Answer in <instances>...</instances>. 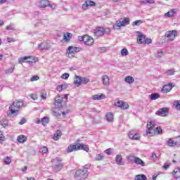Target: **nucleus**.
Listing matches in <instances>:
<instances>
[{"instance_id":"obj_50","label":"nucleus","mask_w":180,"mask_h":180,"mask_svg":"<svg viewBox=\"0 0 180 180\" xmlns=\"http://www.w3.org/2000/svg\"><path fill=\"white\" fill-rule=\"evenodd\" d=\"M129 108V104L127 103H122V105L121 107V109H123L124 110H126Z\"/></svg>"},{"instance_id":"obj_51","label":"nucleus","mask_w":180,"mask_h":180,"mask_svg":"<svg viewBox=\"0 0 180 180\" xmlns=\"http://www.w3.org/2000/svg\"><path fill=\"white\" fill-rule=\"evenodd\" d=\"M69 77H70V74L64 73L62 75L61 78L62 79H68Z\"/></svg>"},{"instance_id":"obj_18","label":"nucleus","mask_w":180,"mask_h":180,"mask_svg":"<svg viewBox=\"0 0 180 180\" xmlns=\"http://www.w3.org/2000/svg\"><path fill=\"white\" fill-rule=\"evenodd\" d=\"M155 134V130L151 128H147L146 133L144 136H148V137H153Z\"/></svg>"},{"instance_id":"obj_24","label":"nucleus","mask_w":180,"mask_h":180,"mask_svg":"<svg viewBox=\"0 0 180 180\" xmlns=\"http://www.w3.org/2000/svg\"><path fill=\"white\" fill-rule=\"evenodd\" d=\"M160 95L158 93H153L150 96V101H156V99H159L160 98Z\"/></svg>"},{"instance_id":"obj_36","label":"nucleus","mask_w":180,"mask_h":180,"mask_svg":"<svg viewBox=\"0 0 180 180\" xmlns=\"http://www.w3.org/2000/svg\"><path fill=\"white\" fill-rule=\"evenodd\" d=\"M165 74L168 76L174 75V74H175V70L174 69H169L165 72Z\"/></svg>"},{"instance_id":"obj_6","label":"nucleus","mask_w":180,"mask_h":180,"mask_svg":"<svg viewBox=\"0 0 180 180\" xmlns=\"http://www.w3.org/2000/svg\"><path fill=\"white\" fill-rule=\"evenodd\" d=\"M94 34L96 37H102L105 34V29L103 27H98L94 31Z\"/></svg>"},{"instance_id":"obj_38","label":"nucleus","mask_w":180,"mask_h":180,"mask_svg":"<svg viewBox=\"0 0 180 180\" xmlns=\"http://www.w3.org/2000/svg\"><path fill=\"white\" fill-rule=\"evenodd\" d=\"M12 162V160L11 159V157H6L4 159V164H6V165H9V164H11Z\"/></svg>"},{"instance_id":"obj_39","label":"nucleus","mask_w":180,"mask_h":180,"mask_svg":"<svg viewBox=\"0 0 180 180\" xmlns=\"http://www.w3.org/2000/svg\"><path fill=\"white\" fill-rule=\"evenodd\" d=\"M63 167H64V165L63 163H59L58 165H56L54 166V168H55V169H56V171H60V170H61Z\"/></svg>"},{"instance_id":"obj_47","label":"nucleus","mask_w":180,"mask_h":180,"mask_svg":"<svg viewBox=\"0 0 180 180\" xmlns=\"http://www.w3.org/2000/svg\"><path fill=\"white\" fill-rule=\"evenodd\" d=\"M162 54H164V52L162 50H159L157 51V57L158 58H161L162 57Z\"/></svg>"},{"instance_id":"obj_58","label":"nucleus","mask_w":180,"mask_h":180,"mask_svg":"<svg viewBox=\"0 0 180 180\" xmlns=\"http://www.w3.org/2000/svg\"><path fill=\"white\" fill-rule=\"evenodd\" d=\"M25 123H26V118L22 117L21 119V121L19 122V124H20L22 126V124H25Z\"/></svg>"},{"instance_id":"obj_20","label":"nucleus","mask_w":180,"mask_h":180,"mask_svg":"<svg viewBox=\"0 0 180 180\" xmlns=\"http://www.w3.org/2000/svg\"><path fill=\"white\" fill-rule=\"evenodd\" d=\"M60 137H61V131L57 130L56 134H54L53 139V140H55V141H57V140H59Z\"/></svg>"},{"instance_id":"obj_41","label":"nucleus","mask_w":180,"mask_h":180,"mask_svg":"<svg viewBox=\"0 0 180 180\" xmlns=\"http://www.w3.org/2000/svg\"><path fill=\"white\" fill-rule=\"evenodd\" d=\"M121 55L123 56H129V51H127V49H122L121 51Z\"/></svg>"},{"instance_id":"obj_7","label":"nucleus","mask_w":180,"mask_h":180,"mask_svg":"<svg viewBox=\"0 0 180 180\" xmlns=\"http://www.w3.org/2000/svg\"><path fill=\"white\" fill-rule=\"evenodd\" d=\"M95 5L96 4L94 1L91 0H87L84 2V4H82V9H83V11H86L89 6H95Z\"/></svg>"},{"instance_id":"obj_54","label":"nucleus","mask_w":180,"mask_h":180,"mask_svg":"<svg viewBox=\"0 0 180 180\" xmlns=\"http://www.w3.org/2000/svg\"><path fill=\"white\" fill-rule=\"evenodd\" d=\"M52 115H53V116H56V117H60V116H61V115L56 110L52 111Z\"/></svg>"},{"instance_id":"obj_23","label":"nucleus","mask_w":180,"mask_h":180,"mask_svg":"<svg viewBox=\"0 0 180 180\" xmlns=\"http://www.w3.org/2000/svg\"><path fill=\"white\" fill-rule=\"evenodd\" d=\"M49 4H50L49 0H41L40 8H46V6H49Z\"/></svg>"},{"instance_id":"obj_1","label":"nucleus","mask_w":180,"mask_h":180,"mask_svg":"<svg viewBox=\"0 0 180 180\" xmlns=\"http://www.w3.org/2000/svg\"><path fill=\"white\" fill-rule=\"evenodd\" d=\"M24 103L22 100H15L12 105L9 106V110L7 112V116L10 117L13 116H18L19 110L23 108Z\"/></svg>"},{"instance_id":"obj_19","label":"nucleus","mask_w":180,"mask_h":180,"mask_svg":"<svg viewBox=\"0 0 180 180\" xmlns=\"http://www.w3.org/2000/svg\"><path fill=\"white\" fill-rule=\"evenodd\" d=\"M134 164H136L137 165H141V167H144V165H146V163H144V161H143V160L137 157L135 159Z\"/></svg>"},{"instance_id":"obj_37","label":"nucleus","mask_w":180,"mask_h":180,"mask_svg":"<svg viewBox=\"0 0 180 180\" xmlns=\"http://www.w3.org/2000/svg\"><path fill=\"white\" fill-rule=\"evenodd\" d=\"M175 15V11L174 10H171L170 11L166 13L165 14V16H167V18H171Z\"/></svg>"},{"instance_id":"obj_34","label":"nucleus","mask_w":180,"mask_h":180,"mask_svg":"<svg viewBox=\"0 0 180 180\" xmlns=\"http://www.w3.org/2000/svg\"><path fill=\"white\" fill-rule=\"evenodd\" d=\"M154 127H155V122H154V121H150L149 122H148V124H147V128H149V129H154Z\"/></svg>"},{"instance_id":"obj_15","label":"nucleus","mask_w":180,"mask_h":180,"mask_svg":"<svg viewBox=\"0 0 180 180\" xmlns=\"http://www.w3.org/2000/svg\"><path fill=\"white\" fill-rule=\"evenodd\" d=\"M168 113V108H160L158 111L156 112L158 116H167Z\"/></svg>"},{"instance_id":"obj_21","label":"nucleus","mask_w":180,"mask_h":180,"mask_svg":"<svg viewBox=\"0 0 180 180\" xmlns=\"http://www.w3.org/2000/svg\"><path fill=\"white\" fill-rule=\"evenodd\" d=\"M17 140L18 143H25V141L27 140V138L25 135H20L18 136Z\"/></svg>"},{"instance_id":"obj_55","label":"nucleus","mask_w":180,"mask_h":180,"mask_svg":"<svg viewBox=\"0 0 180 180\" xmlns=\"http://www.w3.org/2000/svg\"><path fill=\"white\" fill-rule=\"evenodd\" d=\"M1 124L5 127L8 126V120H1Z\"/></svg>"},{"instance_id":"obj_30","label":"nucleus","mask_w":180,"mask_h":180,"mask_svg":"<svg viewBox=\"0 0 180 180\" xmlns=\"http://www.w3.org/2000/svg\"><path fill=\"white\" fill-rule=\"evenodd\" d=\"M72 37V34L70 32H67L63 35V40H66V41H70V39Z\"/></svg>"},{"instance_id":"obj_53","label":"nucleus","mask_w":180,"mask_h":180,"mask_svg":"<svg viewBox=\"0 0 180 180\" xmlns=\"http://www.w3.org/2000/svg\"><path fill=\"white\" fill-rule=\"evenodd\" d=\"M153 43V40L151 39H146L143 44H151Z\"/></svg>"},{"instance_id":"obj_48","label":"nucleus","mask_w":180,"mask_h":180,"mask_svg":"<svg viewBox=\"0 0 180 180\" xmlns=\"http://www.w3.org/2000/svg\"><path fill=\"white\" fill-rule=\"evenodd\" d=\"M174 105L175 106L176 109L180 110V101H175Z\"/></svg>"},{"instance_id":"obj_11","label":"nucleus","mask_w":180,"mask_h":180,"mask_svg":"<svg viewBox=\"0 0 180 180\" xmlns=\"http://www.w3.org/2000/svg\"><path fill=\"white\" fill-rule=\"evenodd\" d=\"M55 105L57 109H60V108H63V97L58 96L55 98Z\"/></svg>"},{"instance_id":"obj_61","label":"nucleus","mask_w":180,"mask_h":180,"mask_svg":"<svg viewBox=\"0 0 180 180\" xmlns=\"http://www.w3.org/2000/svg\"><path fill=\"white\" fill-rule=\"evenodd\" d=\"M46 96H47V94H46V93H41V99L46 100Z\"/></svg>"},{"instance_id":"obj_56","label":"nucleus","mask_w":180,"mask_h":180,"mask_svg":"<svg viewBox=\"0 0 180 180\" xmlns=\"http://www.w3.org/2000/svg\"><path fill=\"white\" fill-rule=\"evenodd\" d=\"M39 76L34 75L32 77H31L30 81H32V82L37 81V80H39Z\"/></svg>"},{"instance_id":"obj_45","label":"nucleus","mask_w":180,"mask_h":180,"mask_svg":"<svg viewBox=\"0 0 180 180\" xmlns=\"http://www.w3.org/2000/svg\"><path fill=\"white\" fill-rule=\"evenodd\" d=\"M13 70H15V66L6 70L5 73L6 74H12V72H13Z\"/></svg>"},{"instance_id":"obj_2","label":"nucleus","mask_w":180,"mask_h":180,"mask_svg":"<svg viewBox=\"0 0 180 180\" xmlns=\"http://www.w3.org/2000/svg\"><path fill=\"white\" fill-rule=\"evenodd\" d=\"M79 150H84V151H89V147L87 145L84 144H75L70 145L68 147L67 152L68 153H72V151H78Z\"/></svg>"},{"instance_id":"obj_10","label":"nucleus","mask_w":180,"mask_h":180,"mask_svg":"<svg viewBox=\"0 0 180 180\" xmlns=\"http://www.w3.org/2000/svg\"><path fill=\"white\" fill-rule=\"evenodd\" d=\"M81 51V48L75 47L73 46H70L67 49V53H72V54H75V53H79Z\"/></svg>"},{"instance_id":"obj_31","label":"nucleus","mask_w":180,"mask_h":180,"mask_svg":"<svg viewBox=\"0 0 180 180\" xmlns=\"http://www.w3.org/2000/svg\"><path fill=\"white\" fill-rule=\"evenodd\" d=\"M125 82H127V84H133V82H134V78L131 76H127L125 77Z\"/></svg>"},{"instance_id":"obj_46","label":"nucleus","mask_w":180,"mask_h":180,"mask_svg":"<svg viewBox=\"0 0 180 180\" xmlns=\"http://www.w3.org/2000/svg\"><path fill=\"white\" fill-rule=\"evenodd\" d=\"M115 106H117L118 108H120V109L122 108V105H123V101H118L117 102L115 103Z\"/></svg>"},{"instance_id":"obj_62","label":"nucleus","mask_w":180,"mask_h":180,"mask_svg":"<svg viewBox=\"0 0 180 180\" xmlns=\"http://www.w3.org/2000/svg\"><path fill=\"white\" fill-rule=\"evenodd\" d=\"M30 98L33 99L34 101H36V99H37V96L34 95V94H30Z\"/></svg>"},{"instance_id":"obj_40","label":"nucleus","mask_w":180,"mask_h":180,"mask_svg":"<svg viewBox=\"0 0 180 180\" xmlns=\"http://www.w3.org/2000/svg\"><path fill=\"white\" fill-rule=\"evenodd\" d=\"M29 58H32V57L31 56H25V57H23V58H20L18 60V63L20 64H22V63H23L24 61H26V60H29Z\"/></svg>"},{"instance_id":"obj_17","label":"nucleus","mask_w":180,"mask_h":180,"mask_svg":"<svg viewBox=\"0 0 180 180\" xmlns=\"http://www.w3.org/2000/svg\"><path fill=\"white\" fill-rule=\"evenodd\" d=\"M122 155H117L115 157V162L117 165H124V162L122 160Z\"/></svg>"},{"instance_id":"obj_28","label":"nucleus","mask_w":180,"mask_h":180,"mask_svg":"<svg viewBox=\"0 0 180 180\" xmlns=\"http://www.w3.org/2000/svg\"><path fill=\"white\" fill-rule=\"evenodd\" d=\"M135 180H147V176L144 174H138L135 176Z\"/></svg>"},{"instance_id":"obj_29","label":"nucleus","mask_w":180,"mask_h":180,"mask_svg":"<svg viewBox=\"0 0 180 180\" xmlns=\"http://www.w3.org/2000/svg\"><path fill=\"white\" fill-rule=\"evenodd\" d=\"M106 119L108 122H113V113L109 112L106 115Z\"/></svg>"},{"instance_id":"obj_14","label":"nucleus","mask_w":180,"mask_h":180,"mask_svg":"<svg viewBox=\"0 0 180 180\" xmlns=\"http://www.w3.org/2000/svg\"><path fill=\"white\" fill-rule=\"evenodd\" d=\"M128 136L131 140H139L140 139V134L134 132V131H129Z\"/></svg>"},{"instance_id":"obj_43","label":"nucleus","mask_w":180,"mask_h":180,"mask_svg":"<svg viewBox=\"0 0 180 180\" xmlns=\"http://www.w3.org/2000/svg\"><path fill=\"white\" fill-rule=\"evenodd\" d=\"M38 49L39 50H46V44H44V43H41L38 45Z\"/></svg>"},{"instance_id":"obj_63","label":"nucleus","mask_w":180,"mask_h":180,"mask_svg":"<svg viewBox=\"0 0 180 180\" xmlns=\"http://www.w3.org/2000/svg\"><path fill=\"white\" fill-rule=\"evenodd\" d=\"M174 175H180V167H178L177 170L176 172L174 171Z\"/></svg>"},{"instance_id":"obj_60","label":"nucleus","mask_w":180,"mask_h":180,"mask_svg":"<svg viewBox=\"0 0 180 180\" xmlns=\"http://www.w3.org/2000/svg\"><path fill=\"white\" fill-rule=\"evenodd\" d=\"M151 158L152 160H153V161H157V155L155 153H153L152 154Z\"/></svg>"},{"instance_id":"obj_4","label":"nucleus","mask_w":180,"mask_h":180,"mask_svg":"<svg viewBox=\"0 0 180 180\" xmlns=\"http://www.w3.org/2000/svg\"><path fill=\"white\" fill-rule=\"evenodd\" d=\"M129 24H130V20L128 18H125L122 21H117L116 25H113V28L117 30L120 29L122 26H126Z\"/></svg>"},{"instance_id":"obj_42","label":"nucleus","mask_w":180,"mask_h":180,"mask_svg":"<svg viewBox=\"0 0 180 180\" xmlns=\"http://www.w3.org/2000/svg\"><path fill=\"white\" fill-rule=\"evenodd\" d=\"M103 160V155L102 154H97L95 157L96 161H101Z\"/></svg>"},{"instance_id":"obj_8","label":"nucleus","mask_w":180,"mask_h":180,"mask_svg":"<svg viewBox=\"0 0 180 180\" xmlns=\"http://www.w3.org/2000/svg\"><path fill=\"white\" fill-rule=\"evenodd\" d=\"M94 38L92 37L89 35H84V44L86 46H92L94 44Z\"/></svg>"},{"instance_id":"obj_16","label":"nucleus","mask_w":180,"mask_h":180,"mask_svg":"<svg viewBox=\"0 0 180 180\" xmlns=\"http://www.w3.org/2000/svg\"><path fill=\"white\" fill-rule=\"evenodd\" d=\"M102 81H103V85H105V86H109L110 82V79L108 77V75H103L102 77Z\"/></svg>"},{"instance_id":"obj_5","label":"nucleus","mask_w":180,"mask_h":180,"mask_svg":"<svg viewBox=\"0 0 180 180\" xmlns=\"http://www.w3.org/2000/svg\"><path fill=\"white\" fill-rule=\"evenodd\" d=\"M165 37L168 39V40H170V41H174L175 39L176 38V36H178V31L176 30H169L167 31L165 33Z\"/></svg>"},{"instance_id":"obj_13","label":"nucleus","mask_w":180,"mask_h":180,"mask_svg":"<svg viewBox=\"0 0 180 180\" xmlns=\"http://www.w3.org/2000/svg\"><path fill=\"white\" fill-rule=\"evenodd\" d=\"M174 88V86L172 85V83H170L169 84H166L163 86L162 89V92L163 94H168V92H170V91Z\"/></svg>"},{"instance_id":"obj_27","label":"nucleus","mask_w":180,"mask_h":180,"mask_svg":"<svg viewBox=\"0 0 180 180\" xmlns=\"http://www.w3.org/2000/svg\"><path fill=\"white\" fill-rule=\"evenodd\" d=\"M67 88H68V85L65 84H60V85L58 86L56 89L59 92H61V91H63L64 89H67Z\"/></svg>"},{"instance_id":"obj_33","label":"nucleus","mask_w":180,"mask_h":180,"mask_svg":"<svg viewBox=\"0 0 180 180\" xmlns=\"http://www.w3.org/2000/svg\"><path fill=\"white\" fill-rule=\"evenodd\" d=\"M49 152V148L46 146H41L39 148V153H41L42 154H46Z\"/></svg>"},{"instance_id":"obj_32","label":"nucleus","mask_w":180,"mask_h":180,"mask_svg":"<svg viewBox=\"0 0 180 180\" xmlns=\"http://www.w3.org/2000/svg\"><path fill=\"white\" fill-rule=\"evenodd\" d=\"M136 157L129 155L127 157L128 162H135Z\"/></svg>"},{"instance_id":"obj_44","label":"nucleus","mask_w":180,"mask_h":180,"mask_svg":"<svg viewBox=\"0 0 180 180\" xmlns=\"http://www.w3.org/2000/svg\"><path fill=\"white\" fill-rule=\"evenodd\" d=\"M141 23H143V20H138L132 23V26H139V25H141Z\"/></svg>"},{"instance_id":"obj_35","label":"nucleus","mask_w":180,"mask_h":180,"mask_svg":"<svg viewBox=\"0 0 180 180\" xmlns=\"http://www.w3.org/2000/svg\"><path fill=\"white\" fill-rule=\"evenodd\" d=\"M49 117H44L41 120V124H43V126H47V124H49Z\"/></svg>"},{"instance_id":"obj_12","label":"nucleus","mask_w":180,"mask_h":180,"mask_svg":"<svg viewBox=\"0 0 180 180\" xmlns=\"http://www.w3.org/2000/svg\"><path fill=\"white\" fill-rule=\"evenodd\" d=\"M137 33H139L138 38H137V41L139 44H144L146 41V35L143 34L140 32H137Z\"/></svg>"},{"instance_id":"obj_9","label":"nucleus","mask_w":180,"mask_h":180,"mask_svg":"<svg viewBox=\"0 0 180 180\" xmlns=\"http://www.w3.org/2000/svg\"><path fill=\"white\" fill-rule=\"evenodd\" d=\"M167 144L169 146V147H175L176 146L177 147H179V143H178V140L176 139V141H174L172 139H168L167 140Z\"/></svg>"},{"instance_id":"obj_64","label":"nucleus","mask_w":180,"mask_h":180,"mask_svg":"<svg viewBox=\"0 0 180 180\" xmlns=\"http://www.w3.org/2000/svg\"><path fill=\"white\" fill-rule=\"evenodd\" d=\"M53 162H56L57 164L58 162H61V161H63V160L58 158H56V159L53 160Z\"/></svg>"},{"instance_id":"obj_25","label":"nucleus","mask_w":180,"mask_h":180,"mask_svg":"<svg viewBox=\"0 0 180 180\" xmlns=\"http://www.w3.org/2000/svg\"><path fill=\"white\" fill-rule=\"evenodd\" d=\"M30 58H28L30 60H27L26 63L30 64V65H33V63H37V58L34 57V56H30Z\"/></svg>"},{"instance_id":"obj_57","label":"nucleus","mask_w":180,"mask_h":180,"mask_svg":"<svg viewBox=\"0 0 180 180\" xmlns=\"http://www.w3.org/2000/svg\"><path fill=\"white\" fill-rule=\"evenodd\" d=\"M82 82H83V84H88V82H89V79L86 77H83Z\"/></svg>"},{"instance_id":"obj_26","label":"nucleus","mask_w":180,"mask_h":180,"mask_svg":"<svg viewBox=\"0 0 180 180\" xmlns=\"http://www.w3.org/2000/svg\"><path fill=\"white\" fill-rule=\"evenodd\" d=\"M101 99H105V95H94L93 96L94 101H101Z\"/></svg>"},{"instance_id":"obj_49","label":"nucleus","mask_w":180,"mask_h":180,"mask_svg":"<svg viewBox=\"0 0 180 180\" xmlns=\"http://www.w3.org/2000/svg\"><path fill=\"white\" fill-rule=\"evenodd\" d=\"M155 133H158V134H161V133H162V129H161V127H157L156 129L155 130Z\"/></svg>"},{"instance_id":"obj_3","label":"nucleus","mask_w":180,"mask_h":180,"mask_svg":"<svg viewBox=\"0 0 180 180\" xmlns=\"http://www.w3.org/2000/svg\"><path fill=\"white\" fill-rule=\"evenodd\" d=\"M88 170L79 169L75 173V179L76 180H84L88 178Z\"/></svg>"},{"instance_id":"obj_22","label":"nucleus","mask_w":180,"mask_h":180,"mask_svg":"<svg viewBox=\"0 0 180 180\" xmlns=\"http://www.w3.org/2000/svg\"><path fill=\"white\" fill-rule=\"evenodd\" d=\"M81 84H82V77L76 75L75 79V84L79 86Z\"/></svg>"},{"instance_id":"obj_59","label":"nucleus","mask_w":180,"mask_h":180,"mask_svg":"<svg viewBox=\"0 0 180 180\" xmlns=\"http://www.w3.org/2000/svg\"><path fill=\"white\" fill-rule=\"evenodd\" d=\"M91 168V165H86L83 167L82 169H86V171H88Z\"/></svg>"},{"instance_id":"obj_52","label":"nucleus","mask_w":180,"mask_h":180,"mask_svg":"<svg viewBox=\"0 0 180 180\" xmlns=\"http://www.w3.org/2000/svg\"><path fill=\"white\" fill-rule=\"evenodd\" d=\"M2 141H5V136H4L2 131H0V143H2Z\"/></svg>"}]
</instances>
